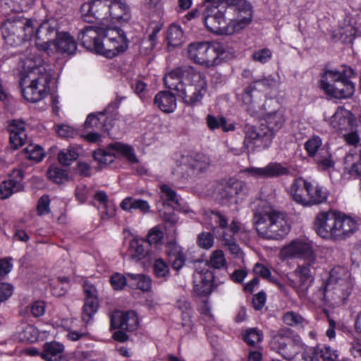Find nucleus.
<instances>
[{
  "label": "nucleus",
  "instance_id": "19",
  "mask_svg": "<svg viewBox=\"0 0 361 361\" xmlns=\"http://www.w3.org/2000/svg\"><path fill=\"white\" fill-rule=\"evenodd\" d=\"M249 192V186L242 180L231 178L222 188L221 197L226 201H234L238 203L243 200Z\"/></svg>",
  "mask_w": 361,
  "mask_h": 361
},
{
  "label": "nucleus",
  "instance_id": "42",
  "mask_svg": "<svg viewBox=\"0 0 361 361\" xmlns=\"http://www.w3.org/2000/svg\"><path fill=\"white\" fill-rule=\"evenodd\" d=\"M267 178H274L287 176L290 173V169L281 163L272 162L266 166Z\"/></svg>",
  "mask_w": 361,
  "mask_h": 361
},
{
  "label": "nucleus",
  "instance_id": "13",
  "mask_svg": "<svg viewBox=\"0 0 361 361\" xmlns=\"http://www.w3.org/2000/svg\"><path fill=\"white\" fill-rule=\"evenodd\" d=\"M114 152L121 153L132 164L138 162L133 147L121 142L110 144L108 147V151L104 149L96 150L93 153V157L99 163L107 165L114 161L116 157Z\"/></svg>",
  "mask_w": 361,
  "mask_h": 361
},
{
  "label": "nucleus",
  "instance_id": "55",
  "mask_svg": "<svg viewBox=\"0 0 361 361\" xmlns=\"http://www.w3.org/2000/svg\"><path fill=\"white\" fill-rule=\"evenodd\" d=\"M343 76L344 74L336 71H327L324 73L322 79L321 80V88L324 90V83L335 84L338 82Z\"/></svg>",
  "mask_w": 361,
  "mask_h": 361
},
{
  "label": "nucleus",
  "instance_id": "49",
  "mask_svg": "<svg viewBox=\"0 0 361 361\" xmlns=\"http://www.w3.org/2000/svg\"><path fill=\"white\" fill-rule=\"evenodd\" d=\"M164 238V233L160 226H157L149 230L147 235V242L150 245L157 246L162 245Z\"/></svg>",
  "mask_w": 361,
  "mask_h": 361
},
{
  "label": "nucleus",
  "instance_id": "43",
  "mask_svg": "<svg viewBox=\"0 0 361 361\" xmlns=\"http://www.w3.org/2000/svg\"><path fill=\"white\" fill-rule=\"evenodd\" d=\"M183 33L178 25H171L167 32L168 45L173 47H178L182 44Z\"/></svg>",
  "mask_w": 361,
  "mask_h": 361
},
{
  "label": "nucleus",
  "instance_id": "20",
  "mask_svg": "<svg viewBox=\"0 0 361 361\" xmlns=\"http://www.w3.org/2000/svg\"><path fill=\"white\" fill-rule=\"evenodd\" d=\"M138 326V318L134 311L123 313L120 311L114 312L111 314V327L126 331H134Z\"/></svg>",
  "mask_w": 361,
  "mask_h": 361
},
{
  "label": "nucleus",
  "instance_id": "46",
  "mask_svg": "<svg viewBox=\"0 0 361 361\" xmlns=\"http://www.w3.org/2000/svg\"><path fill=\"white\" fill-rule=\"evenodd\" d=\"M47 173L48 178L57 184L63 183L68 180L67 171L58 166H51Z\"/></svg>",
  "mask_w": 361,
  "mask_h": 361
},
{
  "label": "nucleus",
  "instance_id": "64",
  "mask_svg": "<svg viewBox=\"0 0 361 361\" xmlns=\"http://www.w3.org/2000/svg\"><path fill=\"white\" fill-rule=\"evenodd\" d=\"M319 348L317 347L306 348L302 354L305 361H319Z\"/></svg>",
  "mask_w": 361,
  "mask_h": 361
},
{
  "label": "nucleus",
  "instance_id": "50",
  "mask_svg": "<svg viewBox=\"0 0 361 361\" xmlns=\"http://www.w3.org/2000/svg\"><path fill=\"white\" fill-rule=\"evenodd\" d=\"M322 139L319 136H313L305 143V149L310 157H315L321 149Z\"/></svg>",
  "mask_w": 361,
  "mask_h": 361
},
{
  "label": "nucleus",
  "instance_id": "36",
  "mask_svg": "<svg viewBox=\"0 0 361 361\" xmlns=\"http://www.w3.org/2000/svg\"><path fill=\"white\" fill-rule=\"evenodd\" d=\"M128 278V285L133 288H136L142 291H147L151 288L152 281L148 276L145 274H135L126 273Z\"/></svg>",
  "mask_w": 361,
  "mask_h": 361
},
{
  "label": "nucleus",
  "instance_id": "27",
  "mask_svg": "<svg viewBox=\"0 0 361 361\" xmlns=\"http://www.w3.org/2000/svg\"><path fill=\"white\" fill-rule=\"evenodd\" d=\"M262 126H264V123L262 124L260 128H257L253 125L246 123L244 128L245 139H250L252 140H261L264 147L267 148L271 145L274 137V133L267 131Z\"/></svg>",
  "mask_w": 361,
  "mask_h": 361
},
{
  "label": "nucleus",
  "instance_id": "44",
  "mask_svg": "<svg viewBox=\"0 0 361 361\" xmlns=\"http://www.w3.org/2000/svg\"><path fill=\"white\" fill-rule=\"evenodd\" d=\"M94 198L96 201L99 202L100 204L99 209H104V211L101 212L102 219H109L114 215V209L109 210L107 209L108 204V196L106 193L104 191H98L94 195Z\"/></svg>",
  "mask_w": 361,
  "mask_h": 361
},
{
  "label": "nucleus",
  "instance_id": "40",
  "mask_svg": "<svg viewBox=\"0 0 361 361\" xmlns=\"http://www.w3.org/2000/svg\"><path fill=\"white\" fill-rule=\"evenodd\" d=\"M314 160L322 170H327L333 168L334 166L331 154L324 147L320 149L314 157Z\"/></svg>",
  "mask_w": 361,
  "mask_h": 361
},
{
  "label": "nucleus",
  "instance_id": "11",
  "mask_svg": "<svg viewBox=\"0 0 361 361\" xmlns=\"http://www.w3.org/2000/svg\"><path fill=\"white\" fill-rule=\"evenodd\" d=\"M204 7L202 19L208 30L218 35H232L238 32L232 20L226 23L224 14L218 7Z\"/></svg>",
  "mask_w": 361,
  "mask_h": 361
},
{
  "label": "nucleus",
  "instance_id": "28",
  "mask_svg": "<svg viewBox=\"0 0 361 361\" xmlns=\"http://www.w3.org/2000/svg\"><path fill=\"white\" fill-rule=\"evenodd\" d=\"M53 54L59 51L63 55H73L77 50V44L74 38L67 32H61L57 35L53 46Z\"/></svg>",
  "mask_w": 361,
  "mask_h": 361
},
{
  "label": "nucleus",
  "instance_id": "17",
  "mask_svg": "<svg viewBox=\"0 0 361 361\" xmlns=\"http://www.w3.org/2000/svg\"><path fill=\"white\" fill-rule=\"evenodd\" d=\"M298 188L300 187L299 191L302 187L307 188V198L302 199L300 195L296 194V196L301 201V204L304 206H311L319 204L326 201L328 192L322 186L317 183L309 181L299 182Z\"/></svg>",
  "mask_w": 361,
  "mask_h": 361
},
{
  "label": "nucleus",
  "instance_id": "9",
  "mask_svg": "<svg viewBox=\"0 0 361 361\" xmlns=\"http://www.w3.org/2000/svg\"><path fill=\"white\" fill-rule=\"evenodd\" d=\"M34 33L33 21L16 17L7 20L3 25L2 35L11 44H19L29 40Z\"/></svg>",
  "mask_w": 361,
  "mask_h": 361
},
{
  "label": "nucleus",
  "instance_id": "58",
  "mask_svg": "<svg viewBox=\"0 0 361 361\" xmlns=\"http://www.w3.org/2000/svg\"><path fill=\"white\" fill-rule=\"evenodd\" d=\"M110 281L115 290H121L128 282V278L126 274L124 276L119 273H115L111 276Z\"/></svg>",
  "mask_w": 361,
  "mask_h": 361
},
{
  "label": "nucleus",
  "instance_id": "39",
  "mask_svg": "<svg viewBox=\"0 0 361 361\" xmlns=\"http://www.w3.org/2000/svg\"><path fill=\"white\" fill-rule=\"evenodd\" d=\"M207 124L210 130H215L221 128L224 131L228 132L235 130V126L233 123H227L226 119L224 117H216L213 115L209 114L207 118Z\"/></svg>",
  "mask_w": 361,
  "mask_h": 361
},
{
  "label": "nucleus",
  "instance_id": "52",
  "mask_svg": "<svg viewBox=\"0 0 361 361\" xmlns=\"http://www.w3.org/2000/svg\"><path fill=\"white\" fill-rule=\"evenodd\" d=\"M78 158V154L73 149H63L58 154L59 161L64 165L69 166Z\"/></svg>",
  "mask_w": 361,
  "mask_h": 361
},
{
  "label": "nucleus",
  "instance_id": "12",
  "mask_svg": "<svg viewBox=\"0 0 361 361\" xmlns=\"http://www.w3.org/2000/svg\"><path fill=\"white\" fill-rule=\"evenodd\" d=\"M279 255L283 260L300 259L305 262L310 261V263L316 260L312 245L300 239L292 240L289 244L283 246Z\"/></svg>",
  "mask_w": 361,
  "mask_h": 361
},
{
  "label": "nucleus",
  "instance_id": "14",
  "mask_svg": "<svg viewBox=\"0 0 361 361\" xmlns=\"http://www.w3.org/2000/svg\"><path fill=\"white\" fill-rule=\"evenodd\" d=\"M58 31L54 25L49 21L40 24L35 33V45L37 49L47 54H53V46L55 44Z\"/></svg>",
  "mask_w": 361,
  "mask_h": 361
},
{
  "label": "nucleus",
  "instance_id": "30",
  "mask_svg": "<svg viewBox=\"0 0 361 361\" xmlns=\"http://www.w3.org/2000/svg\"><path fill=\"white\" fill-rule=\"evenodd\" d=\"M260 117H263L266 126L264 128L267 131L273 133L274 135L276 131L281 128L285 122L283 114L281 111H274L273 112L263 113Z\"/></svg>",
  "mask_w": 361,
  "mask_h": 361
},
{
  "label": "nucleus",
  "instance_id": "56",
  "mask_svg": "<svg viewBox=\"0 0 361 361\" xmlns=\"http://www.w3.org/2000/svg\"><path fill=\"white\" fill-rule=\"evenodd\" d=\"M262 334L257 329H250L244 334V341L250 345H255L262 339Z\"/></svg>",
  "mask_w": 361,
  "mask_h": 361
},
{
  "label": "nucleus",
  "instance_id": "54",
  "mask_svg": "<svg viewBox=\"0 0 361 361\" xmlns=\"http://www.w3.org/2000/svg\"><path fill=\"white\" fill-rule=\"evenodd\" d=\"M214 243V236L209 232H202L197 235V243L202 249H210L213 247Z\"/></svg>",
  "mask_w": 361,
  "mask_h": 361
},
{
  "label": "nucleus",
  "instance_id": "5",
  "mask_svg": "<svg viewBox=\"0 0 361 361\" xmlns=\"http://www.w3.org/2000/svg\"><path fill=\"white\" fill-rule=\"evenodd\" d=\"M52 74L44 66H33L20 73V87L23 97L31 102L45 98L49 91Z\"/></svg>",
  "mask_w": 361,
  "mask_h": 361
},
{
  "label": "nucleus",
  "instance_id": "25",
  "mask_svg": "<svg viewBox=\"0 0 361 361\" xmlns=\"http://www.w3.org/2000/svg\"><path fill=\"white\" fill-rule=\"evenodd\" d=\"M23 178V171L14 169L8 180H4L0 185V195L2 199L9 197L13 193L20 191L23 189L21 183Z\"/></svg>",
  "mask_w": 361,
  "mask_h": 361
},
{
  "label": "nucleus",
  "instance_id": "24",
  "mask_svg": "<svg viewBox=\"0 0 361 361\" xmlns=\"http://www.w3.org/2000/svg\"><path fill=\"white\" fill-rule=\"evenodd\" d=\"M324 85L326 94L338 99L350 97L355 90L353 84L345 75L335 84L324 83Z\"/></svg>",
  "mask_w": 361,
  "mask_h": 361
},
{
  "label": "nucleus",
  "instance_id": "3",
  "mask_svg": "<svg viewBox=\"0 0 361 361\" xmlns=\"http://www.w3.org/2000/svg\"><path fill=\"white\" fill-rule=\"evenodd\" d=\"M82 17L86 22L101 24L128 22L130 9L123 0H92L81 6Z\"/></svg>",
  "mask_w": 361,
  "mask_h": 361
},
{
  "label": "nucleus",
  "instance_id": "6",
  "mask_svg": "<svg viewBox=\"0 0 361 361\" xmlns=\"http://www.w3.org/2000/svg\"><path fill=\"white\" fill-rule=\"evenodd\" d=\"M350 290L345 270L338 267L331 271L328 280L323 282L319 293L324 300L338 305L346 300Z\"/></svg>",
  "mask_w": 361,
  "mask_h": 361
},
{
  "label": "nucleus",
  "instance_id": "26",
  "mask_svg": "<svg viewBox=\"0 0 361 361\" xmlns=\"http://www.w3.org/2000/svg\"><path fill=\"white\" fill-rule=\"evenodd\" d=\"M228 4L234 6L236 9L243 13L240 18L232 20L238 32L245 27L252 20V7L245 0H228Z\"/></svg>",
  "mask_w": 361,
  "mask_h": 361
},
{
  "label": "nucleus",
  "instance_id": "7",
  "mask_svg": "<svg viewBox=\"0 0 361 361\" xmlns=\"http://www.w3.org/2000/svg\"><path fill=\"white\" fill-rule=\"evenodd\" d=\"M211 219L220 228L224 229L222 235L220 236L224 247L233 257L242 258L243 252L236 243L235 235L245 233L246 228L245 226L236 219H233L228 226L227 219L219 212H212Z\"/></svg>",
  "mask_w": 361,
  "mask_h": 361
},
{
  "label": "nucleus",
  "instance_id": "33",
  "mask_svg": "<svg viewBox=\"0 0 361 361\" xmlns=\"http://www.w3.org/2000/svg\"><path fill=\"white\" fill-rule=\"evenodd\" d=\"M129 252L130 259L135 261H140L145 258H147V260L151 261L154 258V253L145 249L144 245L137 239H133L130 241Z\"/></svg>",
  "mask_w": 361,
  "mask_h": 361
},
{
  "label": "nucleus",
  "instance_id": "21",
  "mask_svg": "<svg viewBox=\"0 0 361 361\" xmlns=\"http://www.w3.org/2000/svg\"><path fill=\"white\" fill-rule=\"evenodd\" d=\"M210 165L209 159L202 154H196L185 159L180 166L181 171L185 170L186 178L198 175L204 171Z\"/></svg>",
  "mask_w": 361,
  "mask_h": 361
},
{
  "label": "nucleus",
  "instance_id": "51",
  "mask_svg": "<svg viewBox=\"0 0 361 361\" xmlns=\"http://www.w3.org/2000/svg\"><path fill=\"white\" fill-rule=\"evenodd\" d=\"M226 261L222 250H214L209 258L208 264L214 269H221L226 265Z\"/></svg>",
  "mask_w": 361,
  "mask_h": 361
},
{
  "label": "nucleus",
  "instance_id": "15",
  "mask_svg": "<svg viewBox=\"0 0 361 361\" xmlns=\"http://www.w3.org/2000/svg\"><path fill=\"white\" fill-rule=\"evenodd\" d=\"M316 260L310 263V261L305 262L304 264L298 265L294 271V274L298 277L299 281L296 282L288 279L289 285L293 287L300 296H305L311 282L313 280L312 270L314 269Z\"/></svg>",
  "mask_w": 361,
  "mask_h": 361
},
{
  "label": "nucleus",
  "instance_id": "31",
  "mask_svg": "<svg viewBox=\"0 0 361 361\" xmlns=\"http://www.w3.org/2000/svg\"><path fill=\"white\" fill-rule=\"evenodd\" d=\"M154 104L165 113L173 112L176 107V97L167 91L159 92L154 97Z\"/></svg>",
  "mask_w": 361,
  "mask_h": 361
},
{
  "label": "nucleus",
  "instance_id": "29",
  "mask_svg": "<svg viewBox=\"0 0 361 361\" xmlns=\"http://www.w3.org/2000/svg\"><path fill=\"white\" fill-rule=\"evenodd\" d=\"M10 142L14 149L23 146L27 139L25 123L20 120H13L8 126Z\"/></svg>",
  "mask_w": 361,
  "mask_h": 361
},
{
  "label": "nucleus",
  "instance_id": "41",
  "mask_svg": "<svg viewBox=\"0 0 361 361\" xmlns=\"http://www.w3.org/2000/svg\"><path fill=\"white\" fill-rule=\"evenodd\" d=\"M161 197L169 206L173 209H177L180 207V203L177 197L176 192L167 185H162L160 187Z\"/></svg>",
  "mask_w": 361,
  "mask_h": 361
},
{
  "label": "nucleus",
  "instance_id": "59",
  "mask_svg": "<svg viewBox=\"0 0 361 361\" xmlns=\"http://www.w3.org/2000/svg\"><path fill=\"white\" fill-rule=\"evenodd\" d=\"M26 312H30L33 317H38L44 314L45 306L43 302L36 301L25 308Z\"/></svg>",
  "mask_w": 361,
  "mask_h": 361
},
{
  "label": "nucleus",
  "instance_id": "35",
  "mask_svg": "<svg viewBox=\"0 0 361 361\" xmlns=\"http://www.w3.org/2000/svg\"><path fill=\"white\" fill-rule=\"evenodd\" d=\"M120 207L122 209L130 212H132L133 210H140L142 213H147L150 209V206L147 201L131 197L123 200Z\"/></svg>",
  "mask_w": 361,
  "mask_h": 361
},
{
  "label": "nucleus",
  "instance_id": "63",
  "mask_svg": "<svg viewBox=\"0 0 361 361\" xmlns=\"http://www.w3.org/2000/svg\"><path fill=\"white\" fill-rule=\"evenodd\" d=\"M56 131L60 137L65 138L73 137L78 134L76 130L68 125L58 126Z\"/></svg>",
  "mask_w": 361,
  "mask_h": 361
},
{
  "label": "nucleus",
  "instance_id": "8",
  "mask_svg": "<svg viewBox=\"0 0 361 361\" xmlns=\"http://www.w3.org/2000/svg\"><path fill=\"white\" fill-rule=\"evenodd\" d=\"M187 54L188 58L194 63L211 67L218 63L219 58L224 59L226 54V47L220 43L210 44L207 42H198L190 43L188 46Z\"/></svg>",
  "mask_w": 361,
  "mask_h": 361
},
{
  "label": "nucleus",
  "instance_id": "18",
  "mask_svg": "<svg viewBox=\"0 0 361 361\" xmlns=\"http://www.w3.org/2000/svg\"><path fill=\"white\" fill-rule=\"evenodd\" d=\"M83 288L85 298L82 307V319L85 324H88L98 310L99 300L97 290L92 284L85 282Z\"/></svg>",
  "mask_w": 361,
  "mask_h": 361
},
{
  "label": "nucleus",
  "instance_id": "32",
  "mask_svg": "<svg viewBox=\"0 0 361 361\" xmlns=\"http://www.w3.org/2000/svg\"><path fill=\"white\" fill-rule=\"evenodd\" d=\"M331 125L338 131L348 130L352 126L350 112L342 108L338 109L331 118Z\"/></svg>",
  "mask_w": 361,
  "mask_h": 361
},
{
  "label": "nucleus",
  "instance_id": "48",
  "mask_svg": "<svg viewBox=\"0 0 361 361\" xmlns=\"http://www.w3.org/2000/svg\"><path fill=\"white\" fill-rule=\"evenodd\" d=\"M278 81L271 75L264 77L262 79L255 80L250 84V88L269 90L275 87Z\"/></svg>",
  "mask_w": 361,
  "mask_h": 361
},
{
  "label": "nucleus",
  "instance_id": "23",
  "mask_svg": "<svg viewBox=\"0 0 361 361\" xmlns=\"http://www.w3.org/2000/svg\"><path fill=\"white\" fill-rule=\"evenodd\" d=\"M213 274L207 269L197 271L193 274V290L198 295H209L212 290Z\"/></svg>",
  "mask_w": 361,
  "mask_h": 361
},
{
  "label": "nucleus",
  "instance_id": "16",
  "mask_svg": "<svg viewBox=\"0 0 361 361\" xmlns=\"http://www.w3.org/2000/svg\"><path fill=\"white\" fill-rule=\"evenodd\" d=\"M336 212H321L316 216L314 228L320 237L334 240L336 225Z\"/></svg>",
  "mask_w": 361,
  "mask_h": 361
},
{
  "label": "nucleus",
  "instance_id": "37",
  "mask_svg": "<svg viewBox=\"0 0 361 361\" xmlns=\"http://www.w3.org/2000/svg\"><path fill=\"white\" fill-rule=\"evenodd\" d=\"M256 90L255 88H250V85L245 89L242 96V100L244 104L247 106L246 110L250 116L255 118H260L262 115V109L259 106H256L252 100V92Z\"/></svg>",
  "mask_w": 361,
  "mask_h": 361
},
{
  "label": "nucleus",
  "instance_id": "47",
  "mask_svg": "<svg viewBox=\"0 0 361 361\" xmlns=\"http://www.w3.org/2000/svg\"><path fill=\"white\" fill-rule=\"evenodd\" d=\"M154 274L159 278H167L170 274L169 265L161 258H154Z\"/></svg>",
  "mask_w": 361,
  "mask_h": 361
},
{
  "label": "nucleus",
  "instance_id": "57",
  "mask_svg": "<svg viewBox=\"0 0 361 361\" xmlns=\"http://www.w3.org/2000/svg\"><path fill=\"white\" fill-rule=\"evenodd\" d=\"M300 181H307V180L303 178H298V179L295 180V181L293 183V184L291 185L290 188V192L293 200L300 204H301V201L299 200V198L297 197L296 194H298L299 195H300L302 199L307 198V188L302 187L301 190H300V192H299V189L300 188L298 187L299 188H298V187H297L299 184V182H300Z\"/></svg>",
  "mask_w": 361,
  "mask_h": 361
},
{
  "label": "nucleus",
  "instance_id": "4",
  "mask_svg": "<svg viewBox=\"0 0 361 361\" xmlns=\"http://www.w3.org/2000/svg\"><path fill=\"white\" fill-rule=\"evenodd\" d=\"M252 221L258 235L264 239L281 240L290 229L285 214L269 206L257 209Z\"/></svg>",
  "mask_w": 361,
  "mask_h": 361
},
{
  "label": "nucleus",
  "instance_id": "62",
  "mask_svg": "<svg viewBox=\"0 0 361 361\" xmlns=\"http://www.w3.org/2000/svg\"><path fill=\"white\" fill-rule=\"evenodd\" d=\"M49 202L50 200L48 195H43L39 198L37 207L39 215H44L50 212Z\"/></svg>",
  "mask_w": 361,
  "mask_h": 361
},
{
  "label": "nucleus",
  "instance_id": "1",
  "mask_svg": "<svg viewBox=\"0 0 361 361\" xmlns=\"http://www.w3.org/2000/svg\"><path fill=\"white\" fill-rule=\"evenodd\" d=\"M164 82L166 87L176 90L188 106L200 104L207 92L206 76L191 66L173 69L164 76Z\"/></svg>",
  "mask_w": 361,
  "mask_h": 361
},
{
  "label": "nucleus",
  "instance_id": "53",
  "mask_svg": "<svg viewBox=\"0 0 361 361\" xmlns=\"http://www.w3.org/2000/svg\"><path fill=\"white\" fill-rule=\"evenodd\" d=\"M25 152L27 159L36 162L40 161L44 155L43 149L38 145H30L25 149Z\"/></svg>",
  "mask_w": 361,
  "mask_h": 361
},
{
  "label": "nucleus",
  "instance_id": "38",
  "mask_svg": "<svg viewBox=\"0 0 361 361\" xmlns=\"http://www.w3.org/2000/svg\"><path fill=\"white\" fill-rule=\"evenodd\" d=\"M106 118L104 113L100 112L98 114H90L85 122V128L88 130L89 128L102 129L104 131H108L109 128L106 124Z\"/></svg>",
  "mask_w": 361,
  "mask_h": 361
},
{
  "label": "nucleus",
  "instance_id": "60",
  "mask_svg": "<svg viewBox=\"0 0 361 361\" xmlns=\"http://www.w3.org/2000/svg\"><path fill=\"white\" fill-rule=\"evenodd\" d=\"M271 51L267 48H264L255 51L252 54V59L261 63H266L271 59Z\"/></svg>",
  "mask_w": 361,
  "mask_h": 361
},
{
  "label": "nucleus",
  "instance_id": "45",
  "mask_svg": "<svg viewBox=\"0 0 361 361\" xmlns=\"http://www.w3.org/2000/svg\"><path fill=\"white\" fill-rule=\"evenodd\" d=\"M283 322L289 326L298 327H304L307 323L302 315L293 311L286 312L283 316Z\"/></svg>",
  "mask_w": 361,
  "mask_h": 361
},
{
  "label": "nucleus",
  "instance_id": "61",
  "mask_svg": "<svg viewBox=\"0 0 361 361\" xmlns=\"http://www.w3.org/2000/svg\"><path fill=\"white\" fill-rule=\"evenodd\" d=\"M23 337L29 342H34L37 339L38 331L32 325H27L23 330Z\"/></svg>",
  "mask_w": 361,
  "mask_h": 361
},
{
  "label": "nucleus",
  "instance_id": "22",
  "mask_svg": "<svg viewBox=\"0 0 361 361\" xmlns=\"http://www.w3.org/2000/svg\"><path fill=\"white\" fill-rule=\"evenodd\" d=\"M334 240H344L357 229L356 220L343 213L337 212Z\"/></svg>",
  "mask_w": 361,
  "mask_h": 361
},
{
  "label": "nucleus",
  "instance_id": "2",
  "mask_svg": "<svg viewBox=\"0 0 361 361\" xmlns=\"http://www.w3.org/2000/svg\"><path fill=\"white\" fill-rule=\"evenodd\" d=\"M78 39L87 49H94L107 58H113L128 47L121 30L87 26L80 31Z\"/></svg>",
  "mask_w": 361,
  "mask_h": 361
},
{
  "label": "nucleus",
  "instance_id": "34",
  "mask_svg": "<svg viewBox=\"0 0 361 361\" xmlns=\"http://www.w3.org/2000/svg\"><path fill=\"white\" fill-rule=\"evenodd\" d=\"M63 351V345L57 342L46 343L44 345L42 357L46 361H58Z\"/></svg>",
  "mask_w": 361,
  "mask_h": 361
},
{
  "label": "nucleus",
  "instance_id": "10",
  "mask_svg": "<svg viewBox=\"0 0 361 361\" xmlns=\"http://www.w3.org/2000/svg\"><path fill=\"white\" fill-rule=\"evenodd\" d=\"M271 345L283 358L291 360L298 354V348L301 346L302 342L290 329L285 327L274 333Z\"/></svg>",
  "mask_w": 361,
  "mask_h": 361
}]
</instances>
